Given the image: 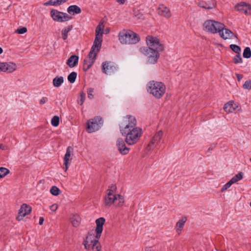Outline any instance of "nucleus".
I'll use <instances>...</instances> for the list:
<instances>
[{"label":"nucleus","mask_w":251,"mask_h":251,"mask_svg":"<svg viewBox=\"0 0 251 251\" xmlns=\"http://www.w3.org/2000/svg\"><path fill=\"white\" fill-rule=\"evenodd\" d=\"M250 161L251 162V158L250 159Z\"/></svg>","instance_id":"nucleus-55"},{"label":"nucleus","mask_w":251,"mask_h":251,"mask_svg":"<svg viewBox=\"0 0 251 251\" xmlns=\"http://www.w3.org/2000/svg\"><path fill=\"white\" fill-rule=\"evenodd\" d=\"M104 25L103 23H100L97 26L95 32L96 37L94 43L101 45L102 41V35L104 33L103 28Z\"/></svg>","instance_id":"nucleus-12"},{"label":"nucleus","mask_w":251,"mask_h":251,"mask_svg":"<svg viewBox=\"0 0 251 251\" xmlns=\"http://www.w3.org/2000/svg\"><path fill=\"white\" fill-rule=\"evenodd\" d=\"M0 149L4 150L5 149V147L2 144H0Z\"/></svg>","instance_id":"nucleus-51"},{"label":"nucleus","mask_w":251,"mask_h":251,"mask_svg":"<svg viewBox=\"0 0 251 251\" xmlns=\"http://www.w3.org/2000/svg\"><path fill=\"white\" fill-rule=\"evenodd\" d=\"M94 89L92 88H89L87 89L88 98L90 99H92L94 98L93 93H94Z\"/></svg>","instance_id":"nucleus-43"},{"label":"nucleus","mask_w":251,"mask_h":251,"mask_svg":"<svg viewBox=\"0 0 251 251\" xmlns=\"http://www.w3.org/2000/svg\"><path fill=\"white\" fill-rule=\"evenodd\" d=\"M198 5L201 8L209 10L215 8L216 6V2L213 0L208 1H201L199 2Z\"/></svg>","instance_id":"nucleus-22"},{"label":"nucleus","mask_w":251,"mask_h":251,"mask_svg":"<svg viewBox=\"0 0 251 251\" xmlns=\"http://www.w3.org/2000/svg\"><path fill=\"white\" fill-rule=\"evenodd\" d=\"M123 135L126 136L125 141L129 145L136 143L142 134V130L140 127L128 129L127 128L121 132Z\"/></svg>","instance_id":"nucleus-6"},{"label":"nucleus","mask_w":251,"mask_h":251,"mask_svg":"<svg viewBox=\"0 0 251 251\" xmlns=\"http://www.w3.org/2000/svg\"><path fill=\"white\" fill-rule=\"evenodd\" d=\"M118 39L122 44H135L139 42V35L130 30L123 29L118 34Z\"/></svg>","instance_id":"nucleus-5"},{"label":"nucleus","mask_w":251,"mask_h":251,"mask_svg":"<svg viewBox=\"0 0 251 251\" xmlns=\"http://www.w3.org/2000/svg\"><path fill=\"white\" fill-rule=\"evenodd\" d=\"M117 187L115 184L111 185L107 190L104 198V203L106 207L114 205L115 207H120L124 205V198L120 194H116Z\"/></svg>","instance_id":"nucleus-3"},{"label":"nucleus","mask_w":251,"mask_h":251,"mask_svg":"<svg viewBox=\"0 0 251 251\" xmlns=\"http://www.w3.org/2000/svg\"><path fill=\"white\" fill-rule=\"evenodd\" d=\"M233 184V183H232V182L230 181V180L228 182H227L226 184H225L223 186V187L221 189V191L222 192H224L228 188H229Z\"/></svg>","instance_id":"nucleus-42"},{"label":"nucleus","mask_w":251,"mask_h":251,"mask_svg":"<svg viewBox=\"0 0 251 251\" xmlns=\"http://www.w3.org/2000/svg\"><path fill=\"white\" fill-rule=\"evenodd\" d=\"M230 48L232 50L237 54L240 53L241 52V48L237 45L231 44L230 45Z\"/></svg>","instance_id":"nucleus-37"},{"label":"nucleus","mask_w":251,"mask_h":251,"mask_svg":"<svg viewBox=\"0 0 251 251\" xmlns=\"http://www.w3.org/2000/svg\"><path fill=\"white\" fill-rule=\"evenodd\" d=\"M2 52H3L2 49L1 47H0V54L2 53Z\"/></svg>","instance_id":"nucleus-54"},{"label":"nucleus","mask_w":251,"mask_h":251,"mask_svg":"<svg viewBox=\"0 0 251 251\" xmlns=\"http://www.w3.org/2000/svg\"><path fill=\"white\" fill-rule=\"evenodd\" d=\"M135 16L139 19H142L143 18V14L140 13L139 11L136 12L135 13Z\"/></svg>","instance_id":"nucleus-46"},{"label":"nucleus","mask_w":251,"mask_h":251,"mask_svg":"<svg viewBox=\"0 0 251 251\" xmlns=\"http://www.w3.org/2000/svg\"><path fill=\"white\" fill-rule=\"evenodd\" d=\"M157 13L159 15L166 18H169L171 17V13L170 9L163 4H161L159 6L157 9Z\"/></svg>","instance_id":"nucleus-19"},{"label":"nucleus","mask_w":251,"mask_h":251,"mask_svg":"<svg viewBox=\"0 0 251 251\" xmlns=\"http://www.w3.org/2000/svg\"><path fill=\"white\" fill-rule=\"evenodd\" d=\"M102 72L107 75L115 73L117 70V67L111 62H104L102 64Z\"/></svg>","instance_id":"nucleus-11"},{"label":"nucleus","mask_w":251,"mask_h":251,"mask_svg":"<svg viewBox=\"0 0 251 251\" xmlns=\"http://www.w3.org/2000/svg\"><path fill=\"white\" fill-rule=\"evenodd\" d=\"M71 222L74 227L79 226L81 222V218L77 214L74 215L70 219Z\"/></svg>","instance_id":"nucleus-27"},{"label":"nucleus","mask_w":251,"mask_h":251,"mask_svg":"<svg viewBox=\"0 0 251 251\" xmlns=\"http://www.w3.org/2000/svg\"><path fill=\"white\" fill-rule=\"evenodd\" d=\"M105 221V219L102 217L96 220L97 226L95 231L96 235L92 231L88 233V234L83 242V244L86 249H92L93 251H100L101 246L99 242V239L102 232L103 225Z\"/></svg>","instance_id":"nucleus-2"},{"label":"nucleus","mask_w":251,"mask_h":251,"mask_svg":"<svg viewBox=\"0 0 251 251\" xmlns=\"http://www.w3.org/2000/svg\"><path fill=\"white\" fill-rule=\"evenodd\" d=\"M239 107V104L234 101H229L225 104L224 109L227 113L234 112Z\"/></svg>","instance_id":"nucleus-23"},{"label":"nucleus","mask_w":251,"mask_h":251,"mask_svg":"<svg viewBox=\"0 0 251 251\" xmlns=\"http://www.w3.org/2000/svg\"><path fill=\"white\" fill-rule=\"evenodd\" d=\"M58 208V205L56 203H54L50 206V209L53 212H55Z\"/></svg>","instance_id":"nucleus-45"},{"label":"nucleus","mask_w":251,"mask_h":251,"mask_svg":"<svg viewBox=\"0 0 251 251\" xmlns=\"http://www.w3.org/2000/svg\"><path fill=\"white\" fill-rule=\"evenodd\" d=\"M116 1L120 4H123L125 2V0H116Z\"/></svg>","instance_id":"nucleus-50"},{"label":"nucleus","mask_w":251,"mask_h":251,"mask_svg":"<svg viewBox=\"0 0 251 251\" xmlns=\"http://www.w3.org/2000/svg\"><path fill=\"white\" fill-rule=\"evenodd\" d=\"M117 145L118 150L122 154L126 155L128 153L129 148L126 147L124 140L122 138L118 139Z\"/></svg>","instance_id":"nucleus-21"},{"label":"nucleus","mask_w":251,"mask_h":251,"mask_svg":"<svg viewBox=\"0 0 251 251\" xmlns=\"http://www.w3.org/2000/svg\"><path fill=\"white\" fill-rule=\"evenodd\" d=\"M225 27L224 24L212 20H207L203 24V29L212 34L219 33Z\"/></svg>","instance_id":"nucleus-7"},{"label":"nucleus","mask_w":251,"mask_h":251,"mask_svg":"<svg viewBox=\"0 0 251 251\" xmlns=\"http://www.w3.org/2000/svg\"><path fill=\"white\" fill-rule=\"evenodd\" d=\"M244 89L251 90V80H248L245 81L243 85Z\"/></svg>","instance_id":"nucleus-41"},{"label":"nucleus","mask_w":251,"mask_h":251,"mask_svg":"<svg viewBox=\"0 0 251 251\" xmlns=\"http://www.w3.org/2000/svg\"><path fill=\"white\" fill-rule=\"evenodd\" d=\"M101 118L100 117H96L88 121L87 123V131L89 133H92L99 129L101 124Z\"/></svg>","instance_id":"nucleus-10"},{"label":"nucleus","mask_w":251,"mask_h":251,"mask_svg":"<svg viewBox=\"0 0 251 251\" xmlns=\"http://www.w3.org/2000/svg\"><path fill=\"white\" fill-rule=\"evenodd\" d=\"M243 56L245 58H250L251 57V50L249 47H246L244 49Z\"/></svg>","instance_id":"nucleus-35"},{"label":"nucleus","mask_w":251,"mask_h":251,"mask_svg":"<svg viewBox=\"0 0 251 251\" xmlns=\"http://www.w3.org/2000/svg\"><path fill=\"white\" fill-rule=\"evenodd\" d=\"M31 211V207L26 204L22 205L19 209L18 215L16 217L18 221H21L26 215H28Z\"/></svg>","instance_id":"nucleus-13"},{"label":"nucleus","mask_w":251,"mask_h":251,"mask_svg":"<svg viewBox=\"0 0 251 251\" xmlns=\"http://www.w3.org/2000/svg\"><path fill=\"white\" fill-rule=\"evenodd\" d=\"M163 133L161 130L156 132L152 137L151 142L149 144L148 147L150 148L149 150L152 149L156 147L160 142Z\"/></svg>","instance_id":"nucleus-18"},{"label":"nucleus","mask_w":251,"mask_h":251,"mask_svg":"<svg viewBox=\"0 0 251 251\" xmlns=\"http://www.w3.org/2000/svg\"><path fill=\"white\" fill-rule=\"evenodd\" d=\"M78 56L76 55L71 56L67 61L66 64L71 68L76 66L78 62Z\"/></svg>","instance_id":"nucleus-24"},{"label":"nucleus","mask_w":251,"mask_h":251,"mask_svg":"<svg viewBox=\"0 0 251 251\" xmlns=\"http://www.w3.org/2000/svg\"><path fill=\"white\" fill-rule=\"evenodd\" d=\"M136 120L135 118L131 115H127L124 118L123 122L122 123L120 130L121 132L124 131V130L127 128L131 129L132 128H137Z\"/></svg>","instance_id":"nucleus-9"},{"label":"nucleus","mask_w":251,"mask_h":251,"mask_svg":"<svg viewBox=\"0 0 251 251\" xmlns=\"http://www.w3.org/2000/svg\"><path fill=\"white\" fill-rule=\"evenodd\" d=\"M186 222V219L185 218L179 220L176 224L175 229L177 233L179 235L181 233L182 230Z\"/></svg>","instance_id":"nucleus-26"},{"label":"nucleus","mask_w":251,"mask_h":251,"mask_svg":"<svg viewBox=\"0 0 251 251\" xmlns=\"http://www.w3.org/2000/svg\"><path fill=\"white\" fill-rule=\"evenodd\" d=\"M109 30L108 29H106L105 30V34H107L108 33H109Z\"/></svg>","instance_id":"nucleus-53"},{"label":"nucleus","mask_w":251,"mask_h":251,"mask_svg":"<svg viewBox=\"0 0 251 251\" xmlns=\"http://www.w3.org/2000/svg\"><path fill=\"white\" fill-rule=\"evenodd\" d=\"M73 26L69 25L62 29L61 31L62 37L63 40H65L67 39L68 33L72 29Z\"/></svg>","instance_id":"nucleus-29"},{"label":"nucleus","mask_w":251,"mask_h":251,"mask_svg":"<svg viewBox=\"0 0 251 251\" xmlns=\"http://www.w3.org/2000/svg\"><path fill=\"white\" fill-rule=\"evenodd\" d=\"M243 174L242 172H240L235 176H234L231 179L230 181L233 184L241 180L243 178Z\"/></svg>","instance_id":"nucleus-31"},{"label":"nucleus","mask_w":251,"mask_h":251,"mask_svg":"<svg viewBox=\"0 0 251 251\" xmlns=\"http://www.w3.org/2000/svg\"><path fill=\"white\" fill-rule=\"evenodd\" d=\"M146 251H154L153 249H152L151 248H147Z\"/></svg>","instance_id":"nucleus-52"},{"label":"nucleus","mask_w":251,"mask_h":251,"mask_svg":"<svg viewBox=\"0 0 251 251\" xmlns=\"http://www.w3.org/2000/svg\"><path fill=\"white\" fill-rule=\"evenodd\" d=\"M146 43L148 47L140 48V51L147 56L148 64H154L160 56L159 52L164 50V46L157 37L150 35L147 36Z\"/></svg>","instance_id":"nucleus-1"},{"label":"nucleus","mask_w":251,"mask_h":251,"mask_svg":"<svg viewBox=\"0 0 251 251\" xmlns=\"http://www.w3.org/2000/svg\"><path fill=\"white\" fill-rule=\"evenodd\" d=\"M0 69L1 72L11 73L17 69V65L11 62H1Z\"/></svg>","instance_id":"nucleus-16"},{"label":"nucleus","mask_w":251,"mask_h":251,"mask_svg":"<svg viewBox=\"0 0 251 251\" xmlns=\"http://www.w3.org/2000/svg\"><path fill=\"white\" fill-rule=\"evenodd\" d=\"M94 63L91 60H90L88 59H85L83 62V70L84 71H87L89 70Z\"/></svg>","instance_id":"nucleus-30"},{"label":"nucleus","mask_w":251,"mask_h":251,"mask_svg":"<svg viewBox=\"0 0 251 251\" xmlns=\"http://www.w3.org/2000/svg\"><path fill=\"white\" fill-rule=\"evenodd\" d=\"M27 32V28L25 27H22L20 28H18L16 30V32L20 34H24Z\"/></svg>","instance_id":"nucleus-44"},{"label":"nucleus","mask_w":251,"mask_h":251,"mask_svg":"<svg viewBox=\"0 0 251 251\" xmlns=\"http://www.w3.org/2000/svg\"><path fill=\"white\" fill-rule=\"evenodd\" d=\"M9 172L8 169L5 167H0V179L4 177Z\"/></svg>","instance_id":"nucleus-33"},{"label":"nucleus","mask_w":251,"mask_h":251,"mask_svg":"<svg viewBox=\"0 0 251 251\" xmlns=\"http://www.w3.org/2000/svg\"><path fill=\"white\" fill-rule=\"evenodd\" d=\"M50 192L54 196H58L60 193V191L56 186H52L50 189Z\"/></svg>","instance_id":"nucleus-36"},{"label":"nucleus","mask_w":251,"mask_h":251,"mask_svg":"<svg viewBox=\"0 0 251 251\" xmlns=\"http://www.w3.org/2000/svg\"><path fill=\"white\" fill-rule=\"evenodd\" d=\"M48 100V99L46 97H42L40 100V104H45L47 101Z\"/></svg>","instance_id":"nucleus-47"},{"label":"nucleus","mask_w":251,"mask_h":251,"mask_svg":"<svg viewBox=\"0 0 251 251\" xmlns=\"http://www.w3.org/2000/svg\"><path fill=\"white\" fill-rule=\"evenodd\" d=\"M101 47V45L93 43V45L91 47L90 51L87 59L95 62L97 54L100 51Z\"/></svg>","instance_id":"nucleus-15"},{"label":"nucleus","mask_w":251,"mask_h":251,"mask_svg":"<svg viewBox=\"0 0 251 251\" xmlns=\"http://www.w3.org/2000/svg\"><path fill=\"white\" fill-rule=\"evenodd\" d=\"M85 100V94L81 92L80 94V99L77 100V102L80 105H82Z\"/></svg>","instance_id":"nucleus-40"},{"label":"nucleus","mask_w":251,"mask_h":251,"mask_svg":"<svg viewBox=\"0 0 251 251\" xmlns=\"http://www.w3.org/2000/svg\"><path fill=\"white\" fill-rule=\"evenodd\" d=\"M64 82L63 76H56L53 78L52 83L55 87H60Z\"/></svg>","instance_id":"nucleus-28"},{"label":"nucleus","mask_w":251,"mask_h":251,"mask_svg":"<svg viewBox=\"0 0 251 251\" xmlns=\"http://www.w3.org/2000/svg\"><path fill=\"white\" fill-rule=\"evenodd\" d=\"M76 76H77L76 73H75V72H73L70 74H69V75L68 76V80L70 83H73L75 81Z\"/></svg>","instance_id":"nucleus-34"},{"label":"nucleus","mask_w":251,"mask_h":251,"mask_svg":"<svg viewBox=\"0 0 251 251\" xmlns=\"http://www.w3.org/2000/svg\"><path fill=\"white\" fill-rule=\"evenodd\" d=\"M220 36L224 40L232 39L235 37V34L229 29L224 28L219 32Z\"/></svg>","instance_id":"nucleus-20"},{"label":"nucleus","mask_w":251,"mask_h":251,"mask_svg":"<svg viewBox=\"0 0 251 251\" xmlns=\"http://www.w3.org/2000/svg\"><path fill=\"white\" fill-rule=\"evenodd\" d=\"M73 149L71 147H68L67 148L66 152L64 157V165L65 166V171L66 172L69 165L71 164L72 157L71 155L73 154Z\"/></svg>","instance_id":"nucleus-17"},{"label":"nucleus","mask_w":251,"mask_h":251,"mask_svg":"<svg viewBox=\"0 0 251 251\" xmlns=\"http://www.w3.org/2000/svg\"><path fill=\"white\" fill-rule=\"evenodd\" d=\"M50 13L51 18L55 22L63 23L72 19L71 16L66 13L59 11L56 9L51 10Z\"/></svg>","instance_id":"nucleus-8"},{"label":"nucleus","mask_w":251,"mask_h":251,"mask_svg":"<svg viewBox=\"0 0 251 251\" xmlns=\"http://www.w3.org/2000/svg\"><path fill=\"white\" fill-rule=\"evenodd\" d=\"M61 4V3L60 2V0H50L44 3V5L46 6L49 5L56 6L60 5Z\"/></svg>","instance_id":"nucleus-32"},{"label":"nucleus","mask_w":251,"mask_h":251,"mask_svg":"<svg viewBox=\"0 0 251 251\" xmlns=\"http://www.w3.org/2000/svg\"><path fill=\"white\" fill-rule=\"evenodd\" d=\"M44 219L43 217H40L39 219V224L42 225L44 222Z\"/></svg>","instance_id":"nucleus-49"},{"label":"nucleus","mask_w":251,"mask_h":251,"mask_svg":"<svg viewBox=\"0 0 251 251\" xmlns=\"http://www.w3.org/2000/svg\"><path fill=\"white\" fill-rule=\"evenodd\" d=\"M67 12L70 15H75L80 14L81 12V10L77 5H72L68 7Z\"/></svg>","instance_id":"nucleus-25"},{"label":"nucleus","mask_w":251,"mask_h":251,"mask_svg":"<svg viewBox=\"0 0 251 251\" xmlns=\"http://www.w3.org/2000/svg\"><path fill=\"white\" fill-rule=\"evenodd\" d=\"M233 62L235 64L241 63L243 62V59L240 53L236 54L233 58Z\"/></svg>","instance_id":"nucleus-39"},{"label":"nucleus","mask_w":251,"mask_h":251,"mask_svg":"<svg viewBox=\"0 0 251 251\" xmlns=\"http://www.w3.org/2000/svg\"><path fill=\"white\" fill-rule=\"evenodd\" d=\"M147 91L155 99H160L165 95L166 87L162 82L152 80L148 84Z\"/></svg>","instance_id":"nucleus-4"},{"label":"nucleus","mask_w":251,"mask_h":251,"mask_svg":"<svg viewBox=\"0 0 251 251\" xmlns=\"http://www.w3.org/2000/svg\"><path fill=\"white\" fill-rule=\"evenodd\" d=\"M59 123V118L57 116H54L51 120V124L53 126H57Z\"/></svg>","instance_id":"nucleus-38"},{"label":"nucleus","mask_w":251,"mask_h":251,"mask_svg":"<svg viewBox=\"0 0 251 251\" xmlns=\"http://www.w3.org/2000/svg\"><path fill=\"white\" fill-rule=\"evenodd\" d=\"M236 10L247 15H251V5L245 2H241L235 6Z\"/></svg>","instance_id":"nucleus-14"},{"label":"nucleus","mask_w":251,"mask_h":251,"mask_svg":"<svg viewBox=\"0 0 251 251\" xmlns=\"http://www.w3.org/2000/svg\"><path fill=\"white\" fill-rule=\"evenodd\" d=\"M235 75H236L237 78L239 81H240L241 80V79L243 77V75L241 74H236Z\"/></svg>","instance_id":"nucleus-48"}]
</instances>
